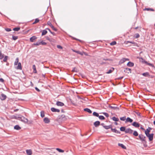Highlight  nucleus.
Here are the masks:
<instances>
[{
	"mask_svg": "<svg viewBox=\"0 0 155 155\" xmlns=\"http://www.w3.org/2000/svg\"><path fill=\"white\" fill-rule=\"evenodd\" d=\"M152 128L151 127H148L145 131V133L146 136L148 138L149 141H151L153 140V138L154 134L153 133L150 134L149 133Z\"/></svg>",
	"mask_w": 155,
	"mask_h": 155,
	"instance_id": "f257e3e1",
	"label": "nucleus"
},
{
	"mask_svg": "<svg viewBox=\"0 0 155 155\" xmlns=\"http://www.w3.org/2000/svg\"><path fill=\"white\" fill-rule=\"evenodd\" d=\"M112 105L113 106L109 105L108 106V107L110 108H111V109L114 110H118L119 109L120 107H120H118L115 104H112Z\"/></svg>",
	"mask_w": 155,
	"mask_h": 155,
	"instance_id": "f03ea898",
	"label": "nucleus"
},
{
	"mask_svg": "<svg viewBox=\"0 0 155 155\" xmlns=\"http://www.w3.org/2000/svg\"><path fill=\"white\" fill-rule=\"evenodd\" d=\"M18 120L25 123H27L28 121V119L27 118H25L23 116H21V117H18Z\"/></svg>",
	"mask_w": 155,
	"mask_h": 155,
	"instance_id": "7ed1b4c3",
	"label": "nucleus"
},
{
	"mask_svg": "<svg viewBox=\"0 0 155 155\" xmlns=\"http://www.w3.org/2000/svg\"><path fill=\"white\" fill-rule=\"evenodd\" d=\"M139 137L140 140L141 141H144L145 142H146V140L145 139V138H146V137L145 136H144L142 134H140L139 135Z\"/></svg>",
	"mask_w": 155,
	"mask_h": 155,
	"instance_id": "20e7f679",
	"label": "nucleus"
},
{
	"mask_svg": "<svg viewBox=\"0 0 155 155\" xmlns=\"http://www.w3.org/2000/svg\"><path fill=\"white\" fill-rule=\"evenodd\" d=\"M131 125L136 128H138L140 127V124L136 121L134 122Z\"/></svg>",
	"mask_w": 155,
	"mask_h": 155,
	"instance_id": "39448f33",
	"label": "nucleus"
},
{
	"mask_svg": "<svg viewBox=\"0 0 155 155\" xmlns=\"http://www.w3.org/2000/svg\"><path fill=\"white\" fill-rule=\"evenodd\" d=\"M47 24L49 25L53 30L54 31H57V29L54 27V26L52 24L51 22H50V21H48L47 22Z\"/></svg>",
	"mask_w": 155,
	"mask_h": 155,
	"instance_id": "423d86ee",
	"label": "nucleus"
},
{
	"mask_svg": "<svg viewBox=\"0 0 155 155\" xmlns=\"http://www.w3.org/2000/svg\"><path fill=\"white\" fill-rule=\"evenodd\" d=\"M134 130L130 128H128L126 129L125 133H129L130 134H133Z\"/></svg>",
	"mask_w": 155,
	"mask_h": 155,
	"instance_id": "0eeeda50",
	"label": "nucleus"
},
{
	"mask_svg": "<svg viewBox=\"0 0 155 155\" xmlns=\"http://www.w3.org/2000/svg\"><path fill=\"white\" fill-rule=\"evenodd\" d=\"M59 119H61L63 121H65L67 119L66 117L64 114L58 116Z\"/></svg>",
	"mask_w": 155,
	"mask_h": 155,
	"instance_id": "6e6552de",
	"label": "nucleus"
},
{
	"mask_svg": "<svg viewBox=\"0 0 155 155\" xmlns=\"http://www.w3.org/2000/svg\"><path fill=\"white\" fill-rule=\"evenodd\" d=\"M100 125V122L99 121H96L94 123V125L96 127H98Z\"/></svg>",
	"mask_w": 155,
	"mask_h": 155,
	"instance_id": "1a4fd4ad",
	"label": "nucleus"
},
{
	"mask_svg": "<svg viewBox=\"0 0 155 155\" xmlns=\"http://www.w3.org/2000/svg\"><path fill=\"white\" fill-rule=\"evenodd\" d=\"M51 110L53 112H59L60 111L59 109L55 108L53 107H51Z\"/></svg>",
	"mask_w": 155,
	"mask_h": 155,
	"instance_id": "9d476101",
	"label": "nucleus"
},
{
	"mask_svg": "<svg viewBox=\"0 0 155 155\" xmlns=\"http://www.w3.org/2000/svg\"><path fill=\"white\" fill-rule=\"evenodd\" d=\"M56 105L58 106L62 107L64 105V104L63 102L59 101H58L56 103Z\"/></svg>",
	"mask_w": 155,
	"mask_h": 155,
	"instance_id": "9b49d317",
	"label": "nucleus"
},
{
	"mask_svg": "<svg viewBox=\"0 0 155 155\" xmlns=\"http://www.w3.org/2000/svg\"><path fill=\"white\" fill-rule=\"evenodd\" d=\"M111 131L115 133L116 134H120V132L119 130H117L115 128H112L111 129Z\"/></svg>",
	"mask_w": 155,
	"mask_h": 155,
	"instance_id": "f8f14e48",
	"label": "nucleus"
},
{
	"mask_svg": "<svg viewBox=\"0 0 155 155\" xmlns=\"http://www.w3.org/2000/svg\"><path fill=\"white\" fill-rule=\"evenodd\" d=\"M37 38L35 36H33L30 38V41L31 42H33L37 39Z\"/></svg>",
	"mask_w": 155,
	"mask_h": 155,
	"instance_id": "ddd939ff",
	"label": "nucleus"
},
{
	"mask_svg": "<svg viewBox=\"0 0 155 155\" xmlns=\"http://www.w3.org/2000/svg\"><path fill=\"white\" fill-rule=\"evenodd\" d=\"M124 72H126L128 74L130 73H131V69L130 68H126L124 69Z\"/></svg>",
	"mask_w": 155,
	"mask_h": 155,
	"instance_id": "4468645a",
	"label": "nucleus"
},
{
	"mask_svg": "<svg viewBox=\"0 0 155 155\" xmlns=\"http://www.w3.org/2000/svg\"><path fill=\"white\" fill-rule=\"evenodd\" d=\"M43 121L46 124H48L50 122L49 119L47 117H45L43 119Z\"/></svg>",
	"mask_w": 155,
	"mask_h": 155,
	"instance_id": "2eb2a0df",
	"label": "nucleus"
},
{
	"mask_svg": "<svg viewBox=\"0 0 155 155\" xmlns=\"http://www.w3.org/2000/svg\"><path fill=\"white\" fill-rule=\"evenodd\" d=\"M133 121V120L132 119H131L129 117H127V118L126 119V120L125 121V123L129 122L130 123H132Z\"/></svg>",
	"mask_w": 155,
	"mask_h": 155,
	"instance_id": "dca6fc26",
	"label": "nucleus"
},
{
	"mask_svg": "<svg viewBox=\"0 0 155 155\" xmlns=\"http://www.w3.org/2000/svg\"><path fill=\"white\" fill-rule=\"evenodd\" d=\"M6 96L3 94H2L0 96V99L2 100H4L6 98Z\"/></svg>",
	"mask_w": 155,
	"mask_h": 155,
	"instance_id": "f3484780",
	"label": "nucleus"
},
{
	"mask_svg": "<svg viewBox=\"0 0 155 155\" xmlns=\"http://www.w3.org/2000/svg\"><path fill=\"white\" fill-rule=\"evenodd\" d=\"M142 75L145 77H150V75L148 72H146L143 73Z\"/></svg>",
	"mask_w": 155,
	"mask_h": 155,
	"instance_id": "a211bd4d",
	"label": "nucleus"
},
{
	"mask_svg": "<svg viewBox=\"0 0 155 155\" xmlns=\"http://www.w3.org/2000/svg\"><path fill=\"white\" fill-rule=\"evenodd\" d=\"M102 60L111 61H112V60L109 58H101L100 59H99V61H101Z\"/></svg>",
	"mask_w": 155,
	"mask_h": 155,
	"instance_id": "6ab92c4d",
	"label": "nucleus"
},
{
	"mask_svg": "<svg viewBox=\"0 0 155 155\" xmlns=\"http://www.w3.org/2000/svg\"><path fill=\"white\" fill-rule=\"evenodd\" d=\"M134 65V63L131 61H129L127 64V66L129 67H133Z\"/></svg>",
	"mask_w": 155,
	"mask_h": 155,
	"instance_id": "aec40b11",
	"label": "nucleus"
},
{
	"mask_svg": "<svg viewBox=\"0 0 155 155\" xmlns=\"http://www.w3.org/2000/svg\"><path fill=\"white\" fill-rule=\"evenodd\" d=\"M128 43H130L133 44L134 46H137V44L136 42H134V41H127L126 42V44H127Z\"/></svg>",
	"mask_w": 155,
	"mask_h": 155,
	"instance_id": "412c9836",
	"label": "nucleus"
},
{
	"mask_svg": "<svg viewBox=\"0 0 155 155\" xmlns=\"http://www.w3.org/2000/svg\"><path fill=\"white\" fill-rule=\"evenodd\" d=\"M145 64H146V65L150 66L154 68H155V66L152 64L148 63L147 61H145Z\"/></svg>",
	"mask_w": 155,
	"mask_h": 155,
	"instance_id": "4be33fe9",
	"label": "nucleus"
},
{
	"mask_svg": "<svg viewBox=\"0 0 155 155\" xmlns=\"http://www.w3.org/2000/svg\"><path fill=\"white\" fill-rule=\"evenodd\" d=\"M84 111L87 112L89 114H91L92 113V111L90 109L87 108L84 109Z\"/></svg>",
	"mask_w": 155,
	"mask_h": 155,
	"instance_id": "5701e85b",
	"label": "nucleus"
},
{
	"mask_svg": "<svg viewBox=\"0 0 155 155\" xmlns=\"http://www.w3.org/2000/svg\"><path fill=\"white\" fill-rule=\"evenodd\" d=\"M18 66L16 67V69H19V70H21L22 69V67L21 65V64L20 62H19L18 64Z\"/></svg>",
	"mask_w": 155,
	"mask_h": 155,
	"instance_id": "b1692460",
	"label": "nucleus"
},
{
	"mask_svg": "<svg viewBox=\"0 0 155 155\" xmlns=\"http://www.w3.org/2000/svg\"><path fill=\"white\" fill-rule=\"evenodd\" d=\"M118 146L120 147L123 149H126V146L122 143H118Z\"/></svg>",
	"mask_w": 155,
	"mask_h": 155,
	"instance_id": "393cba45",
	"label": "nucleus"
},
{
	"mask_svg": "<svg viewBox=\"0 0 155 155\" xmlns=\"http://www.w3.org/2000/svg\"><path fill=\"white\" fill-rule=\"evenodd\" d=\"M14 129L15 130H19L21 129V127L18 125H16L14 127Z\"/></svg>",
	"mask_w": 155,
	"mask_h": 155,
	"instance_id": "a878e982",
	"label": "nucleus"
},
{
	"mask_svg": "<svg viewBox=\"0 0 155 155\" xmlns=\"http://www.w3.org/2000/svg\"><path fill=\"white\" fill-rule=\"evenodd\" d=\"M26 152L28 155H31L32 154V152L30 150H27Z\"/></svg>",
	"mask_w": 155,
	"mask_h": 155,
	"instance_id": "bb28decb",
	"label": "nucleus"
},
{
	"mask_svg": "<svg viewBox=\"0 0 155 155\" xmlns=\"http://www.w3.org/2000/svg\"><path fill=\"white\" fill-rule=\"evenodd\" d=\"M125 58H123L121 59L120 60V61L119 62V64H122L123 63H124V62L125 61Z\"/></svg>",
	"mask_w": 155,
	"mask_h": 155,
	"instance_id": "cd10ccee",
	"label": "nucleus"
},
{
	"mask_svg": "<svg viewBox=\"0 0 155 155\" xmlns=\"http://www.w3.org/2000/svg\"><path fill=\"white\" fill-rule=\"evenodd\" d=\"M133 112L136 114L140 117H141L140 113L138 112L137 110L136 111H134Z\"/></svg>",
	"mask_w": 155,
	"mask_h": 155,
	"instance_id": "c85d7f7f",
	"label": "nucleus"
},
{
	"mask_svg": "<svg viewBox=\"0 0 155 155\" xmlns=\"http://www.w3.org/2000/svg\"><path fill=\"white\" fill-rule=\"evenodd\" d=\"M113 121L115 122L118 121H119V119L115 117H113L111 118Z\"/></svg>",
	"mask_w": 155,
	"mask_h": 155,
	"instance_id": "c756f323",
	"label": "nucleus"
},
{
	"mask_svg": "<svg viewBox=\"0 0 155 155\" xmlns=\"http://www.w3.org/2000/svg\"><path fill=\"white\" fill-rule=\"evenodd\" d=\"M112 125H110L108 126H104V128L106 129H108L110 128L111 129L112 128Z\"/></svg>",
	"mask_w": 155,
	"mask_h": 155,
	"instance_id": "7c9ffc66",
	"label": "nucleus"
},
{
	"mask_svg": "<svg viewBox=\"0 0 155 155\" xmlns=\"http://www.w3.org/2000/svg\"><path fill=\"white\" fill-rule=\"evenodd\" d=\"M144 10H147V11H154V10L152 8H145Z\"/></svg>",
	"mask_w": 155,
	"mask_h": 155,
	"instance_id": "2f4dec72",
	"label": "nucleus"
},
{
	"mask_svg": "<svg viewBox=\"0 0 155 155\" xmlns=\"http://www.w3.org/2000/svg\"><path fill=\"white\" fill-rule=\"evenodd\" d=\"M46 29H44V30H43L42 31V34H41V35L42 36H43L44 35H45L46 34H47V33L48 32L47 31H46Z\"/></svg>",
	"mask_w": 155,
	"mask_h": 155,
	"instance_id": "473e14b6",
	"label": "nucleus"
},
{
	"mask_svg": "<svg viewBox=\"0 0 155 155\" xmlns=\"http://www.w3.org/2000/svg\"><path fill=\"white\" fill-rule=\"evenodd\" d=\"M126 127H125L123 126L121 127L120 128V131H124L125 132V131H126Z\"/></svg>",
	"mask_w": 155,
	"mask_h": 155,
	"instance_id": "72a5a7b5",
	"label": "nucleus"
},
{
	"mask_svg": "<svg viewBox=\"0 0 155 155\" xmlns=\"http://www.w3.org/2000/svg\"><path fill=\"white\" fill-rule=\"evenodd\" d=\"M133 135L135 137L138 136V134L136 130H134L133 133Z\"/></svg>",
	"mask_w": 155,
	"mask_h": 155,
	"instance_id": "f704fd0d",
	"label": "nucleus"
},
{
	"mask_svg": "<svg viewBox=\"0 0 155 155\" xmlns=\"http://www.w3.org/2000/svg\"><path fill=\"white\" fill-rule=\"evenodd\" d=\"M72 51L73 52L77 53L79 54H81V55H83V53L81 52L80 51H76L74 50H72Z\"/></svg>",
	"mask_w": 155,
	"mask_h": 155,
	"instance_id": "c9c22d12",
	"label": "nucleus"
},
{
	"mask_svg": "<svg viewBox=\"0 0 155 155\" xmlns=\"http://www.w3.org/2000/svg\"><path fill=\"white\" fill-rule=\"evenodd\" d=\"M32 68L33 70V72L35 73H36L37 72V70L36 68V67L35 64H34L32 66Z\"/></svg>",
	"mask_w": 155,
	"mask_h": 155,
	"instance_id": "e433bc0d",
	"label": "nucleus"
},
{
	"mask_svg": "<svg viewBox=\"0 0 155 155\" xmlns=\"http://www.w3.org/2000/svg\"><path fill=\"white\" fill-rule=\"evenodd\" d=\"M18 60L19 58L18 57L15 60V62H14V65H16L18 64L19 63L18 62Z\"/></svg>",
	"mask_w": 155,
	"mask_h": 155,
	"instance_id": "4c0bfd02",
	"label": "nucleus"
},
{
	"mask_svg": "<svg viewBox=\"0 0 155 155\" xmlns=\"http://www.w3.org/2000/svg\"><path fill=\"white\" fill-rule=\"evenodd\" d=\"M93 115L96 117H98L99 116V114L95 111H94L93 112Z\"/></svg>",
	"mask_w": 155,
	"mask_h": 155,
	"instance_id": "58836bf2",
	"label": "nucleus"
},
{
	"mask_svg": "<svg viewBox=\"0 0 155 155\" xmlns=\"http://www.w3.org/2000/svg\"><path fill=\"white\" fill-rule=\"evenodd\" d=\"M4 57V54L2 53V51L0 50V59H2Z\"/></svg>",
	"mask_w": 155,
	"mask_h": 155,
	"instance_id": "ea45409f",
	"label": "nucleus"
},
{
	"mask_svg": "<svg viewBox=\"0 0 155 155\" xmlns=\"http://www.w3.org/2000/svg\"><path fill=\"white\" fill-rule=\"evenodd\" d=\"M46 29H47V30H48L53 35L55 36L56 35L55 33L54 32H52L51 30L48 28H46Z\"/></svg>",
	"mask_w": 155,
	"mask_h": 155,
	"instance_id": "a19ab883",
	"label": "nucleus"
},
{
	"mask_svg": "<svg viewBox=\"0 0 155 155\" xmlns=\"http://www.w3.org/2000/svg\"><path fill=\"white\" fill-rule=\"evenodd\" d=\"M113 70L110 69L108 70V71L106 72V73L107 74H109L111 73L114 70V68H112Z\"/></svg>",
	"mask_w": 155,
	"mask_h": 155,
	"instance_id": "79ce46f5",
	"label": "nucleus"
},
{
	"mask_svg": "<svg viewBox=\"0 0 155 155\" xmlns=\"http://www.w3.org/2000/svg\"><path fill=\"white\" fill-rule=\"evenodd\" d=\"M20 29L19 27H15L13 29V30L15 31H18Z\"/></svg>",
	"mask_w": 155,
	"mask_h": 155,
	"instance_id": "37998d69",
	"label": "nucleus"
},
{
	"mask_svg": "<svg viewBox=\"0 0 155 155\" xmlns=\"http://www.w3.org/2000/svg\"><path fill=\"white\" fill-rule=\"evenodd\" d=\"M41 117H45V114L44 111H41Z\"/></svg>",
	"mask_w": 155,
	"mask_h": 155,
	"instance_id": "c03bdc74",
	"label": "nucleus"
},
{
	"mask_svg": "<svg viewBox=\"0 0 155 155\" xmlns=\"http://www.w3.org/2000/svg\"><path fill=\"white\" fill-rule=\"evenodd\" d=\"M56 150L58 151L59 152H60V153H63L64 152V151L63 150L59 148H57L56 149Z\"/></svg>",
	"mask_w": 155,
	"mask_h": 155,
	"instance_id": "a18cd8bd",
	"label": "nucleus"
},
{
	"mask_svg": "<svg viewBox=\"0 0 155 155\" xmlns=\"http://www.w3.org/2000/svg\"><path fill=\"white\" fill-rule=\"evenodd\" d=\"M12 39L14 40H16L18 38V36H15L14 35H12Z\"/></svg>",
	"mask_w": 155,
	"mask_h": 155,
	"instance_id": "49530a36",
	"label": "nucleus"
},
{
	"mask_svg": "<svg viewBox=\"0 0 155 155\" xmlns=\"http://www.w3.org/2000/svg\"><path fill=\"white\" fill-rule=\"evenodd\" d=\"M98 117H99V118L100 120H104L105 119V118L103 116H102V115H100V116L99 115Z\"/></svg>",
	"mask_w": 155,
	"mask_h": 155,
	"instance_id": "de8ad7c7",
	"label": "nucleus"
},
{
	"mask_svg": "<svg viewBox=\"0 0 155 155\" xmlns=\"http://www.w3.org/2000/svg\"><path fill=\"white\" fill-rule=\"evenodd\" d=\"M39 21V20L38 18H37L35 19V21L33 23V24H35L37 23H38Z\"/></svg>",
	"mask_w": 155,
	"mask_h": 155,
	"instance_id": "09e8293b",
	"label": "nucleus"
},
{
	"mask_svg": "<svg viewBox=\"0 0 155 155\" xmlns=\"http://www.w3.org/2000/svg\"><path fill=\"white\" fill-rule=\"evenodd\" d=\"M120 120L122 121H124L125 120H126V117L125 116H124L122 117H121L120 118Z\"/></svg>",
	"mask_w": 155,
	"mask_h": 155,
	"instance_id": "8fccbe9b",
	"label": "nucleus"
},
{
	"mask_svg": "<svg viewBox=\"0 0 155 155\" xmlns=\"http://www.w3.org/2000/svg\"><path fill=\"white\" fill-rule=\"evenodd\" d=\"M72 72H78V71L77 69L75 67H74L72 70Z\"/></svg>",
	"mask_w": 155,
	"mask_h": 155,
	"instance_id": "3c124183",
	"label": "nucleus"
},
{
	"mask_svg": "<svg viewBox=\"0 0 155 155\" xmlns=\"http://www.w3.org/2000/svg\"><path fill=\"white\" fill-rule=\"evenodd\" d=\"M40 45L41 44L42 45H45L47 44V43L45 42H44L42 40L40 42Z\"/></svg>",
	"mask_w": 155,
	"mask_h": 155,
	"instance_id": "603ef678",
	"label": "nucleus"
},
{
	"mask_svg": "<svg viewBox=\"0 0 155 155\" xmlns=\"http://www.w3.org/2000/svg\"><path fill=\"white\" fill-rule=\"evenodd\" d=\"M8 56H5L4 57V58L3 59V61L5 62H6L7 61V60L8 58Z\"/></svg>",
	"mask_w": 155,
	"mask_h": 155,
	"instance_id": "864d4df0",
	"label": "nucleus"
},
{
	"mask_svg": "<svg viewBox=\"0 0 155 155\" xmlns=\"http://www.w3.org/2000/svg\"><path fill=\"white\" fill-rule=\"evenodd\" d=\"M101 113L103 114L106 117H108L109 116V115L106 112H102Z\"/></svg>",
	"mask_w": 155,
	"mask_h": 155,
	"instance_id": "5fc2aeb1",
	"label": "nucleus"
},
{
	"mask_svg": "<svg viewBox=\"0 0 155 155\" xmlns=\"http://www.w3.org/2000/svg\"><path fill=\"white\" fill-rule=\"evenodd\" d=\"M134 37L135 38H137L140 37V35L138 33H136L135 34Z\"/></svg>",
	"mask_w": 155,
	"mask_h": 155,
	"instance_id": "6e6d98bb",
	"label": "nucleus"
},
{
	"mask_svg": "<svg viewBox=\"0 0 155 155\" xmlns=\"http://www.w3.org/2000/svg\"><path fill=\"white\" fill-rule=\"evenodd\" d=\"M33 45L38 46L40 45V42L39 41L37 42V43H34L33 44Z\"/></svg>",
	"mask_w": 155,
	"mask_h": 155,
	"instance_id": "4d7b16f0",
	"label": "nucleus"
},
{
	"mask_svg": "<svg viewBox=\"0 0 155 155\" xmlns=\"http://www.w3.org/2000/svg\"><path fill=\"white\" fill-rule=\"evenodd\" d=\"M108 63L107 62H102L100 63V64L101 65H103L104 64H108Z\"/></svg>",
	"mask_w": 155,
	"mask_h": 155,
	"instance_id": "13d9d810",
	"label": "nucleus"
},
{
	"mask_svg": "<svg viewBox=\"0 0 155 155\" xmlns=\"http://www.w3.org/2000/svg\"><path fill=\"white\" fill-rule=\"evenodd\" d=\"M5 29L6 31L8 32L12 30L11 29L9 28H5Z\"/></svg>",
	"mask_w": 155,
	"mask_h": 155,
	"instance_id": "bf43d9fd",
	"label": "nucleus"
},
{
	"mask_svg": "<svg viewBox=\"0 0 155 155\" xmlns=\"http://www.w3.org/2000/svg\"><path fill=\"white\" fill-rule=\"evenodd\" d=\"M117 44L116 42L115 41H113L111 42L110 43V45H116Z\"/></svg>",
	"mask_w": 155,
	"mask_h": 155,
	"instance_id": "052dcab7",
	"label": "nucleus"
},
{
	"mask_svg": "<svg viewBox=\"0 0 155 155\" xmlns=\"http://www.w3.org/2000/svg\"><path fill=\"white\" fill-rule=\"evenodd\" d=\"M142 142L143 143V145L145 147H147V141H146V142H145L144 141H143Z\"/></svg>",
	"mask_w": 155,
	"mask_h": 155,
	"instance_id": "680f3d73",
	"label": "nucleus"
},
{
	"mask_svg": "<svg viewBox=\"0 0 155 155\" xmlns=\"http://www.w3.org/2000/svg\"><path fill=\"white\" fill-rule=\"evenodd\" d=\"M57 47L58 49H62L63 48L62 46H61V45H57Z\"/></svg>",
	"mask_w": 155,
	"mask_h": 155,
	"instance_id": "e2e57ef3",
	"label": "nucleus"
},
{
	"mask_svg": "<svg viewBox=\"0 0 155 155\" xmlns=\"http://www.w3.org/2000/svg\"><path fill=\"white\" fill-rule=\"evenodd\" d=\"M46 38L47 40L49 41H51V40L50 38H49L48 36H46Z\"/></svg>",
	"mask_w": 155,
	"mask_h": 155,
	"instance_id": "0e129e2a",
	"label": "nucleus"
},
{
	"mask_svg": "<svg viewBox=\"0 0 155 155\" xmlns=\"http://www.w3.org/2000/svg\"><path fill=\"white\" fill-rule=\"evenodd\" d=\"M141 59L142 60V62L143 63L145 64V61H145L144 59H143L142 58H141Z\"/></svg>",
	"mask_w": 155,
	"mask_h": 155,
	"instance_id": "69168bd1",
	"label": "nucleus"
},
{
	"mask_svg": "<svg viewBox=\"0 0 155 155\" xmlns=\"http://www.w3.org/2000/svg\"><path fill=\"white\" fill-rule=\"evenodd\" d=\"M141 59L142 60V62L143 63L145 64V61H145L144 59H143L142 58H141Z\"/></svg>",
	"mask_w": 155,
	"mask_h": 155,
	"instance_id": "338daca9",
	"label": "nucleus"
},
{
	"mask_svg": "<svg viewBox=\"0 0 155 155\" xmlns=\"http://www.w3.org/2000/svg\"><path fill=\"white\" fill-rule=\"evenodd\" d=\"M35 89L36 91H37L38 92H39L40 91V90L37 87H35Z\"/></svg>",
	"mask_w": 155,
	"mask_h": 155,
	"instance_id": "774afa93",
	"label": "nucleus"
}]
</instances>
